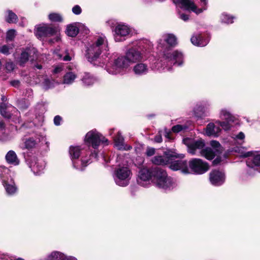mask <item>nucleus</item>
Instances as JSON below:
<instances>
[{
    "label": "nucleus",
    "instance_id": "nucleus-17",
    "mask_svg": "<svg viewBox=\"0 0 260 260\" xmlns=\"http://www.w3.org/2000/svg\"><path fill=\"white\" fill-rule=\"evenodd\" d=\"M152 167L147 168H143L141 169L139 171L138 178L142 181H146L150 180L151 181V178L152 174Z\"/></svg>",
    "mask_w": 260,
    "mask_h": 260
},
{
    "label": "nucleus",
    "instance_id": "nucleus-57",
    "mask_svg": "<svg viewBox=\"0 0 260 260\" xmlns=\"http://www.w3.org/2000/svg\"><path fill=\"white\" fill-rule=\"evenodd\" d=\"M245 137V136H244V134L242 133V132H240L237 136V138L239 139H240V140H243Z\"/></svg>",
    "mask_w": 260,
    "mask_h": 260
},
{
    "label": "nucleus",
    "instance_id": "nucleus-16",
    "mask_svg": "<svg viewBox=\"0 0 260 260\" xmlns=\"http://www.w3.org/2000/svg\"><path fill=\"white\" fill-rule=\"evenodd\" d=\"M125 56L129 63L135 62L143 58L142 53L133 48L129 49L126 53Z\"/></svg>",
    "mask_w": 260,
    "mask_h": 260
},
{
    "label": "nucleus",
    "instance_id": "nucleus-36",
    "mask_svg": "<svg viewBox=\"0 0 260 260\" xmlns=\"http://www.w3.org/2000/svg\"><path fill=\"white\" fill-rule=\"evenodd\" d=\"M49 19L53 22H61L62 20L61 16L58 13H51L49 15Z\"/></svg>",
    "mask_w": 260,
    "mask_h": 260
},
{
    "label": "nucleus",
    "instance_id": "nucleus-40",
    "mask_svg": "<svg viewBox=\"0 0 260 260\" xmlns=\"http://www.w3.org/2000/svg\"><path fill=\"white\" fill-rule=\"evenodd\" d=\"M233 18L234 17H231L227 14H223L222 15L221 20L223 22L226 23H232L233 22Z\"/></svg>",
    "mask_w": 260,
    "mask_h": 260
},
{
    "label": "nucleus",
    "instance_id": "nucleus-41",
    "mask_svg": "<svg viewBox=\"0 0 260 260\" xmlns=\"http://www.w3.org/2000/svg\"><path fill=\"white\" fill-rule=\"evenodd\" d=\"M15 30L14 29L9 30L7 33L6 39L7 41H12L15 37Z\"/></svg>",
    "mask_w": 260,
    "mask_h": 260
},
{
    "label": "nucleus",
    "instance_id": "nucleus-56",
    "mask_svg": "<svg viewBox=\"0 0 260 260\" xmlns=\"http://www.w3.org/2000/svg\"><path fill=\"white\" fill-rule=\"evenodd\" d=\"M61 71H62V68L60 67H56L54 69L53 72L55 74H57V73L60 72Z\"/></svg>",
    "mask_w": 260,
    "mask_h": 260
},
{
    "label": "nucleus",
    "instance_id": "nucleus-2",
    "mask_svg": "<svg viewBox=\"0 0 260 260\" xmlns=\"http://www.w3.org/2000/svg\"><path fill=\"white\" fill-rule=\"evenodd\" d=\"M108 48L106 39L104 37H99L87 49V58L89 61L93 62L99 57L102 52L108 50Z\"/></svg>",
    "mask_w": 260,
    "mask_h": 260
},
{
    "label": "nucleus",
    "instance_id": "nucleus-25",
    "mask_svg": "<svg viewBox=\"0 0 260 260\" xmlns=\"http://www.w3.org/2000/svg\"><path fill=\"white\" fill-rule=\"evenodd\" d=\"M245 147H233L232 151L238 152L240 157L247 158L251 156L253 154V152L251 151L245 152L243 150H241V149H243Z\"/></svg>",
    "mask_w": 260,
    "mask_h": 260
},
{
    "label": "nucleus",
    "instance_id": "nucleus-13",
    "mask_svg": "<svg viewBox=\"0 0 260 260\" xmlns=\"http://www.w3.org/2000/svg\"><path fill=\"white\" fill-rule=\"evenodd\" d=\"M175 4H181V8L186 10H191L197 14H199L203 11V9H198L191 0H173Z\"/></svg>",
    "mask_w": 260,
    "mask_h": 260
},
{
    "label": "nucleus",
    "instance_id": "nucleus-61",
    "mask_svg": "<svg viewBox=\"0 0 260 260\" xmlns=\"http://www.w3.org/2000/svg\"><path fill=\"white\" fill-rule=\"evenodd\" d=\"M5 127V125L3 121H0V129L3 130Z\"/></svg>",
    "mask_w": 260,
    "mask_h": 260
},
{
    "label": "nucleus",
    "instance_id": "nucleus-62",
    "mask_svg": "<svg viewBox=\"0 0 260 260\" xmlns=\"http://www.w3.org/2000/svg\"><path fill=\"white\" fill-rule=\"evenodd\" d=\"M35 67L39 70L41 69L42 68V66L40 64H37L35 66Z\"/></svg>",
    "mask_w": 260,
    "mask_h": 260
},
{
    "label": "nucleus",
    "instance_id": "nucleus-18",
    "mask_svg": "<svg viewBox=\"0 0 260 260\" xmlns=\"http://www.w3.org/2000/svg\"><path fill=\"white\" fill-rule=\"evenodd\" d=\"M221 129L217 124L213 123H209L206 127V134L208 136L217 137L219 135Z\"/></svg>",
    "mask_w": 260,
    "mask_h": 260
},
{
    "label": "nucleus",
    "instance_id": "nucleus-11",
    "mask_svg": "<svg viewBox=\"0 0 260 260\" xmlns=\"http://www.w3.org/2000/svg\"><path fill=\"white\" fill-rule=\"evenodd\" d=\"M221 116H222V118L225 119L226 121L220 122L219 121H216L215 123L219 126H220L222 127V128L225 131L229 130L231 127V123L234 122L235 117L225 110H221Z\"/></svg>",
    "mask_w": 260,
    "mask_h": 260
},
{
    "label": "nucleus",
    "instance_id": "nucleus-34",
    "mask_svg": "<svg viewBox=\"0 0 260 260\" xmlns=\"http://www.w3.org/2000/svg\"><path fill=\"white\" fill-rule=\"evenodd\" d=\"M83 83L86 85H89L93 84L94 82V78L89 74H85L82 78Z\"/></svg>",
    "mask_w": 260,
    "mask_h": 260
},
{
    "label": "nucleus",
    "instance_id": "nucleus-15",
    "mask_svg": "<svg viewBox=\"0 0 260 260\" xmlns=\"http://www.w3.org/2000/svg\"><path fill=\"white\" fill-rule=\"evenodd\" d=\"M115 39L116 41H120V37H125L130 32L129 27L124 24H118L115 28Z\"/></svg>",
    "mask_w": 260,
    "mask_h": 260
},
{
    "label": "nucleus",
    "instance_id": "nucleus-53",
    "mask_svg": "<svg viewBox=\"0 0 260 260\" xmlns=\"http://www.w3.org/2000/svg\"><path fill=\"white\" fill-rule=\"evenodd\" d=\"M62 59L66 61H70L72 59V57L69 55L68 53H67V54L63 56Z\"/></svg>",
    "mask_w": 260,
    "mask_h": 260
},
{
    "label": "nucleus",
    "instance_id": "nucleus-42",
    "mask_svg": "<svg viewBox=\"0 0 260 260\" xmlns=\"http://www.w3.org/2000/svg\"><path fill=\"white\" fill-rule=\"evenodd\" d=\"M15 68V64L13 62H7L5 65L6 70L8 72H11L13 71Z\"/></svg>",
    "mask_w": 260,
    "mask_h": 260
},
{
    "label": "nucleus",
    "instance_id": "nucleus-37",
    "mask_svg": "<svg viewBox=\"0 0 260 260\" xmlns=\"http://www.w3.org/2000/svg\"><path fill=\"white\" fill-rule=\"evenodd\" d=\"M187 127L186 125L177 124L174 125L172 127V131L175 133H178L183 130L187 129Z\"/></svg>",
    "mask_w": 260,
    "mask_h": 260
},
{
    "label": "nucleus",
    "instance_id": "nucleus-21",
    "mask_svg": "<svg viewBox=\"0 0 260 260\" xmlns=\"http://www.w3.org/2000/svg\"><path fill=\"white\" fill-rule=\"evenodd\" d=\"M190 40L191 43L197 46L203 47L208 44V41L204 40L202 36L199 34L193 35Z\"/></svg>",
    "mask_w": 260,
    "mask_h": 260
},
{
    "label": "nucleus",
    "instance_id": "nucleus-26",
    "mask_svg": "<svg viewBox=\"0 0 260 260\" xmlns=\"http://www.w3.org/2000/svg\"><path fill=\"white\" fill-rule=\"evenodd\" d=\"M66 32L68 36L75 37L79 32V28L75 25L71 24L68 26Z\"/></svg>",
    "mask_w": 260,
    "mask_h": 260
},
{
    "label": "nucleus",
    "instance_id": "nucleus-54",
    "mask_svg": "<svg viewBox=\"0 0 260 260\" xmlns=\"http://www.w3.org/2000/svg\"><path fill=\"white\" fill-rule=\"evenodd\" d=\"M6 110V105L4 103L0 104V112L4 113V110Z\"/></svg>",
    "mask_w": 260,
    "mask_h": 260
},
{
    "label": "nucleus",
    "instance_id": "nucleus-48",
    "mask_svg": "<svg viewBox=\"0 0 260 260\" xmlns=\"http://www.w3.org/2000/svg\"><path fill=\"white\" fill-rule=\"evenodd\" d=\"M146 153L148 156H151L155 153V149L153 147L148 148Z\"/></svg>",
    "mask_w": 260,
    "mask_h": 260
},
{
    "label": "nucleus",
    "instance_id": "nucleus-59",
    "mask_svg": "<svg viewBox=\"0 0 260 260\" xmlns=\"http://www.w3.org/2000/svg\"><path fill=\"white\" fill-rule=\"evenodd\" d=\"M98 154L96 152L95 149L94 150L93 152H91L90 154V156L94 157V158H96L98 157Z\"/></svg>",
    "mask_w": 260,
    "mask_h": 260
},
{
    "label": "nucleus",
    "instance_id": "nucleus-27",
    "mask_svg": "<svg viewBox=\"0 0 260 260\" xmlns=\"http://www.w3.org/2000/svg\"><path fill=\"white\" fill-rule=\"evenodd\" d=\"M76 75L73 72H68L63 76V83L70 84L72 83L76 78Z\"/></svg>",
    "mask_w": 260,
    "mask_h": 260
},
{
    "label": "nucleus",
    "instance_id": "nucleus-6",
    "mask_svg": "<svg viewBox=\"0 0 260 260\" xmlns=\"http://www.w3.org/2000/svg\"><path fill=\"white\" fill-rule=\"evenodd\" d=\"M57 28L47 24H42L37 26L36 36L39 39L50 37L57 34Z\"/></svg>",
    "mask_w": 260,
    "mask_h": 260
},
{
    "label": "nucleus",
    "instance_id": "nucleus-31",
    "mask_svg": "<svg viewBox=\"0 0 260 260\" xmlns=\"http://www.w3.org/2000/svg\"><path fill=\"white\" fill-rule=\"evenodd\" d=\"M8 16L6 18L7 22L10 23H16L18 20L17 16L11 10L7 11Z\"/></svg>",
    "mask_w": 260,
    "mask_h": 260
},
{
    "label": "nucleus",
    "instance_id": "nucleus-14",
    "mask_svg": "<svg viewBox=\"0 0 260 260\" xmlns=\"http://www.w3.org/2000/svg\"><path fill=\"white\" fill-rule=\"evenodd\" d=\"M165 56L169 61H172L174 64L181 66L183 63V55L181 52L177 50L174 51L172 52L166 53H165Z\"/></svg>",
    "mask_w": 260,
    "mask_h": 260
},
{
    "label": "nucleus",
    "instance_id": "nucleus-29",
    "mask_svg": "<svg viewBox=\"0 0 260 260\" xmlns=\"http://www.w3.org/2000/svg\"><path fill=\"white\" fill-rule=\"evenodd\" d=\"M165 42L170 46H174L177 44V39L173 34H167L164 36Z\"/></svg>",
    "mask_w": 260,
    "mask_h": 260
},
{
    "label": "nucleus",
    "instance_id": "nucleus-45",
    "mask_svg": "<svg viewBox=\"0 0 260 260\" xmlns=\"http://www.w3.org/2000/svg\"><path fill=\"white\" fill-rule=\"evenodd\" d=\"M202 147H187V152L192 154H196V151L198 149H200Z\"/></svg>",
    "mask_w": 260,
    "mask_h": 260
},
{
    "label": "nucleus",
    "instance_id": "nucleus-47",
    "mask_svg": "<svg viewBox=\"0 0 260 260\" xmlns=\"http://www.w3.org/2000/svg\"><path fill=\"white\" fill-rule=\"evenodd\" d=\"M222 161L221 157L220 156H217L212 161V165L214 166L219 165Z\"/></svg>",
    "mask_w": 260,
    "mask_h": 260
},
{
    "label": "nucleus",
    "instance_id": "nucleus-44",
    "mask_svg": "<svg viewBox=\"0 0 260 260\" xmlns=\"http://www.w3.org/2000/svg\"><path fill=\"white\" fill-rule=\"evenodd\" d=\"M25 146H34L35 144V141L32 138H29L25 141Z\"/></svg>",
    "mask_w": 260,
    "mask_h": 260
},
{
    "label": "nucleus",
    "instance_id": "nucleus-55",
    "mask_svg": "<svg viewBox=\"0 0 260 260\" xmlns=\"http://www.w3.org/2000/svg\"><path fill=\"white\" fill-rule=\"evenodd\" d=\"M165 137L168 138V139H171V137H170V134H171V132H170L169 131H168V129L167 128H165Z\"/></svg>",
    "mask_w": 260,
    "mask_h": 260
},
{
    "label": "nucleus",
    "instance_id": "nucleus-58",
    "mask_svg": "<svg viewBox=\"0 0 260 260\" xmlns=\"http://www.w3.org/2000/svg\"><path fill=\"white\" fill-rule=\"evenodd\" d=\"M211 146L215 147V146H220V145L218 142L213 141L211 142Z\"/></svg>",
    "mask_w": 260,
    "mask_h": 260
},
{
    "label": "nucleus",
    "instance_id": "nucleus-33",
    "mask_svg": "<svg viewBox=\"0 0 260 260\" xmlns=\"http://www.w3.org/2000/svg\"><path fill=\"white\" fill-rule=\"evenodd\" d=\"M3 185H4L6 191L8 193L12 194L15 192L16 190V188L14 185L9 184L7 183V181L3 180Z\"/></svg>",
    "mask_w": 260,
    "mask_h": 260
},
{
    "label": "nucleus",
    "instance_id": "nucleus-38",
    "mask_svg": "<svg viewBox=\"0 0 260 260\" xmlns=\"http://www.w3.org/2000/svg\"><path fill=\"white\" fill-rule=\"evenodd\" d=\"M11 49H12V47L8 45H4L0 47V52L7 55L10 53V50Z\"/></svg>",
    "mask_w": 260,
    "mask_h": 260
},
{
    "label": "nucleus",
    "instance_id": "nucleus-19",
    "mask_svg": "<svg viewBox=\"0 0 260 260\" xmlns=\"http://www.w3.org/2000/svg\"><path fill=\"white\" fill-rule=\"evenodd\" d=\"M183 143L187 146H205L204 141L202 139L194 140L192 138H186L183 139Z\"/></svg>",
    "mask_w": 260,
    "mask_h": 260
},
{
    "label": "nucleus",
    "instance_id": "nucleus-46",
    "mask_svg": "<svg viewBox=\"0 0 260 260\" xmlns=\"http://www.w3.org/2000/svg\"><path fill=\"white\" fill-rule=\"evenodd\" d=\"M61 121L62 118L59 115H56L54 118L53 121L55 125L58 126L60 125V122Z\"/></svg>",
    "mask_w": 260,
    "mask_h": 260
},
{
    "label": "nucleus",
    "instance_id": "nucleus-10",
    "mask_svg": "<svg viewBox=\"0 0 260 260\" xmlns=\"http://www.w3.org/2000/svg\"><path fill=\"white\" fill-rule=\"evenodd\" d=\"M130 170L126 167H121L117 168L115 171V175L118 180H116V183L120 186H125L128 183L127 182H121L125 180L131 174Z\"/></svg>",
    "mask_w": 260,
    "mask_h": 260
},
{
    "label": "nucleus",
    "instance_id": "nucleus-3",
    "mask_svg": "<svg viewBox=\"0 0 260 260\" xmlns=\"http://www.w3.org/2000/svg\"><path fill=\"white\" fill-rule=\"evenodd\" d=\"M184 155L181 153H177L171 149H167L164 152L163 155H157L152 159V163L158 166H166L169 165L170 161L176 158H183Z\"/></svg>",
    "mask_w": 260,
    "mask_h": 260
},
{
    "label": "nucleus",
    "instance_id": "nucleus-43",
    "mask_svg": "<svg viewBox=\"0 0 260 260\" xmlns=\"http://www.w3.org/2000/svg\"><path fill=\"white\" fill-rule=\"evenodd\" d=\"M72 12L75 15H79L82 12V9L79 5H76L72 8Z\"/></svg>",
    "mask_w": 260,
    "mask_h": 260
},
{
    "label": "nucleus",
    "instance_id": "nucleus-49",
    "mask_svg": "<svg viewBox=\"0 0 260 260\" xmlns=\"http://www.w3.org/2000/svg\"><path fill=\"white\" fill-rule=\"evenodd\" d=\"M10 84L15 87H18L20 85V82L19 80H13L10 82Z\"/></svg>",
    "mask_w": 260,
    "mask_h": 260
},
{
    "label": "nucleus",
    "instance_id": "nucleus-9",
    "mask_svg": "<svg viewBox=\"0 0 260 260\" xmlns=\"http://www.w3.org/2000/svg\"><path fill=\"white\" fill-rule=\"evenodd\" d=\"M169 163V168L173 171L180 170L184 174L190 173L188 167V162L186 160H177L175 159L170 161Z\"/></svg>",
    "mask_w": 260,
    "mask_h": 260
},
{
    "label": "nucleus",
    "instance_id": "nucleus-64",
    "mask_svg": "<svg viewBox=\"0 0 260 260\" xmlns=\"http://www.w3.org/2000/svg\"><path fill=\"white\" fill-rule=\"evenodd\" d=\"M82 164H83V165H84L85 166H86V165H87V163L88 162V161H87L86 162V163H84V161L83 160H82Z\"/></svg>",
    "mask_w": 260,
    "mask_h": 260
},
{
    "label": "nucleus",
    "instance_id": "nucleus-1",
    "mask_svg": "<svg viewBox=\"0 0 260 260\" xmlns=\"http://www.w3.org/2000/svg\"><path fill=\"white\" fill-rule=\"evenodd\" d=\"M151 182L158 188L165 190L170 189L174 182L167 171L158 167H152Z\"/></svg>",
    "mask_w": 260,
    "mask_h": 260
},
{
    "label": "nucleus",
    "instance_id": "nucleus-24",
    "mask_svg": "<svg viewBox=\"0 0 260 260\" xmlns=\"http://www.w3.org/2000/svg\"><path fill=\"white\" fill-rule=\"evenodd\" d=\"M66 256L62 252L54 251L48 255L47 260H65Z\"/></svg>",
    "mask_w": 260,
    "mask_h": 260
},
{
    "label": "nucleus",
    "instance_id": "nucleus-12",
    "mask_svg": "<svg viewBox=\"0 0 260 260\" xmlns=\"http://www.w3.org/2000/svg\"><path fill=\"white\" fill-rule=\"evenodd\" d=\"M37 50L33 47L27 48L22 51L19 58L20 64H24L29 58L34 60L37 57Z\"/></svg>",
    "mask_w": 260,
    "mask_h": 260
},
{
    "label": "nucleus",
    "instance_id": "nucleus-8",
    "mask_svg": "<svg viewBox=\"0 0 260 260\" xmlns=\"http://www.w3.org/2000/svg\"><path fill=\"white\" fill-rule=\"evenodd\" d=\"M209 180L213 185L221 186L225 182V175L218 170H213L209 174Z\"/></svg>",
    "mask_w": 260,
    "mask_h": 260
},
{
    "label": "nucleus",
    "instance_id": "nucleus-20",
    "mask_svg": "<svg viewBox=\"0 0 260 260\" xmlns=\"http://www.w3.org/2000/svg\"><path fill=\"white\" fill-rule=\"evenodd\" d=\"M200 151V155L204 157L206 159L211 160H212L216 156L215 151L211 147L202 148Z\"/></svg>",
    "mask_w": 260,
    "mask_h": 260
},
{
    "label": "nucleus",
    "instance_id": "nucleus-32",
    "mask_svg": "<svg viewBox=\"0 0 260 260\" xmlns=\"http://www.w3.org/2000/svg\"><path fill=\"white\" fill-rule=\"evenodd\" d=\"M26 149L24 152L26 154L27 157H33L34 159L36 158V155H38V147H23Z\"/></svg>",
    "mask_w": 260,
    "mask_h": 260
},
{
    "label": "nucleus",
    "instance_id": "nucleus-39",
    "mask_svg": "<svg viewBox=\"0 0 260 260\" xmlns=\"http://www.w3.org/2000/svg\"><path fill=\"white\" fill-rule=\"evenodd\" d=\"M43 87L47 90L49 88H52L53 86V83L50 80L47 78L45 79L42 83Z\"/></svg>",
    "mask_w": 260,
    "mask_h": 260
},
{
    "label": "nucleus",
    "instance_id": "nucleus-52",
    "mask_svg": "<svg viewBox=\"0 0 260 260\" xmlns=\"http://www.w3.org/2000/svg\"><path fill=\"white\" fill-rule=\"evenodd\" d=\"M179 17L185 21H187L189 19L188 16L185 14H180Z\"/></svg>",
    "mask_w": 260,
    "mask_h": 260
},
{
    "label": "nucleus",
    "instance_id": "nucleus-23",
    "mask_svg": "<svg viewBox=\"0 0 260 260\" xmlns=\"http://www.w3.org/2000/svg\"><path fill=\"white\" fill-rule=\"evenodd\" d=\"M134 71L137 75L145 74L148 71L147 66L145 63H138L134 67Z\"/></svg>",
    "mask_w": 260,
    "mask_h": 260
},
{
    "label": "nucleus",
    "instance_id": "nucleus-7",
    "mask_svg": "<svg viewBox=\"0 0 260 260\" xmlns=\"http://www.w3.org/2000/svg\"><path fill=\"white\" fill-rule=\"evenodd\" d=\"M129 64L126 56L119 57L111 66L108 67L107 71L110 74H116L120 72L121 69L127 68Z\"/></svg>",
    "mask_w": 260,
    "mask_h": 260
},
{
    "label": "nucleus",
    "instance_id": "nucleus-63",
    "mask_svg": "<svg viewBox=\"0 0 260 260\" xmlns=\"http://www.w3.org/2000/svg\"><path fill=\"white\" fill-rule=\"evenodd\" d=\"M1 99H2V100L3 101H5V100H6V98H5V96H2V97Z\"/></svg>",
    "mask_w": 260,
    "mask_h": 260
},
{
    "label": "nucleus",
    "instance_id": "nucleus-4",
    "mask_svg": "<svg viewBox=\"0 0 260 260\" xmlns=\"http://www.w3.org/2000/svg\"><path fill=\"white\" fill-rule=\"evenodd\" d=\"M84 141L87 144L92 146L110 145L108 140L96 129L88 132L85 135Z\"/></svg>",
    "mask_w": 260,
    "mask_h": 260
},
{
    "label": "nucleus",
    "instance_id": "nucleus-50",
    "mask_svg": "<svg viewBox=\"0 0 260 260\" xmlns=\"http://www.w3.org/2000/svg\"><path fill=\"white\" fill-rule=\"evenodd\" d=\"M162 140V137L160 134L156 135L154 138V141L157 143H160Z\"/></svg>",
    "mask_w": 260,
    "mask_h": 260
},
{
    "label": "nucleus",
    "instance_id": "nucleus-22",
    "mask_svg": "<svg viewBox=\"0 0 260 260\" xmlns=\"http://www.w3.org/2000/svg\"><path fill=\"white\" fill-rule=\"evenodd\" d=\"M248 167L254 169L256 167H260V154H256L253 157L248 158L246 161Z\"/></svg>",
    "mask_w": 260,
    "mask_h": 260
},
{
    "label": "nucleus",
    "instance_id": "nucleus-35",
    "mask_svg": "<svg viewBox=\"0 0 260 260\" xmlns=\"http://www.w3.org/2000/svg\"><path fill=\"white\" fill-rule=\"evenodd\" d=\"M114 141L116 146H122L123 145L124 139L119 132L117 133L115 137Z\"/></svg>",
    "mask_w": 260,
    "mask_h": 260
},
{
    "label": "nucleus",
    "instance_id": "nucleus-51",
    "mask_svg": "<svg viewBox=\"0 0 260 260\" xmlns=\"http://www.w3.org/2000/svg\"><path fill=\"white\" fill-rule=\"evenodd\" d=\"M1 115L5 118L9 119L11 117V114L7 112L6 110H4V113H1Z\"/></svg>",
    "mask_w": 260,
    "mask_h": 260
},
{
    "label": "nucleus",
    "instance_id": "nucleus-5",
    "mask_svg": "<svg viewBox=\"0 0 260 260\" xmlns=\"http://www.w3.org/2000/svg\"><path fill=\"white\" fill-rule=\"evenodd\" d=\"M188 167L192 172L196 174H203L210 168L208 162L200 158H192L188 162Z\"/></svg>",
    "mask_w": 260,
    "mask_h": 260
},
{
    "label": "nucleus",
    "instance_id": "nucleus-60",
    "mask_svg": "<svg viewBox=\"0 0 260 260\" xmlns=\"http://www.w3.org/2000/svg\"><path fill=\"white\" fill-rule=\"evenodd\" d=\"M118 150H125V151H128L131 149L132 147H117Z\"/></svg>",
    "mask_w": 260,
    "mask_h": 260
},
{
    "label": "nucleus",
    "instance_id": "nucleus-28",
    "mask_svg": "<svg viewBox=\"0 0 260 260\" xmlns=\"http://www.w3.org/2000/svg\"><path fill=\"white\" fill-rule=\"evenodd\" d=\"M6 159L9 164L15 163L18 159L15 152L13 150L9 151L6 155Z\"/></svg>",
    "mask_w": 260,
    "mask_h": 260
},
{
    "label": "nucleus",
    "instance_id": "nucleus-30",
    "mask_svg": "<svg viewBox=\"0 0 260 260\" xmlns=\"http://www.w3.org/2000/svg\"><path fill=\"white\" fill-rule=\"evenodd\" d=\"M69 153L71 159H78L80 156L81 149L79 147H70Z\"/></svg>",
    "mask_w": 260,
    "mask_h": 260
}]
</instances>
